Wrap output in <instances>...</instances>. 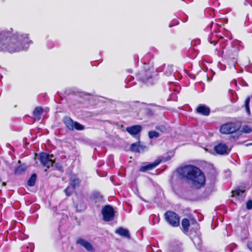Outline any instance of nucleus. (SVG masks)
Returning <instances> with one entry per match:
<instances>
[{
	"label": "nucleus",
	"mask_w": 252,
	"mask_h": 252,
	"mask_svg": "<svg viewBox=\"0 0 252 252\" xmlns=\"http://www.w3.org/2000/svg\"><path fill=\"white\" fill-rule=\"evenodd\" d=\"M12 28L0 31V51L13 53L27 50L32 43L29 34L16 32L12 35Z\"/></svg>",
	"instance_id": "nucleus-1"
},
{
	"label": "nucleus",
	"mask_w": 252,
	"mask_h": 252,
	"mask_svg": "<svg viewBox=\"0 0 252 252\" xmlns=\"http://www.w3.org/2000/svg\"><path fill=\"white\" fill-rule=\"evenodd\" d=\"M177 172L193 188L200 189L205 184L204 173L196 166L186 165L179 168Z\"/></svg>",
	"instance_id": "nucleus-2"
},
{
	"label": "nucleus",
	"mask_w": 252,
	"mask_h": 252,
	"mask_svg": "<svg viewBox=\"0 0 252 252\" xmlns=\"http://www.w3.org/2000/svg\"><path fill=\"white\" fill-rule=\"evenodd\" d=\"M158 76V71L153 67L143 70L138 74V78L148 85L154 84Z\"/></svg>",
	"instance_id": "nucleus-3"
},
{
	"label": "nucleus",
	"mask_w": 252,
	"mask_h": 252,
	"mask_svg": "<svg viewBox=\"0 0 252 252\" xmlns=\"http://www.w3.org/2000/svg\"><path fill=\"white\" fill-rule=\"evenodd\" d=\"M164 216L167 222L173 227H177L179 226L180 223V218L179 215L172 212L167 211Z\"/></svg>",
	"instance_id": "nucleus-4"
},
{
	"label": "nucleus",
	"mask_w": 252,
	"mask_h": 252,
	"mask_svg": "<svg viewBox=\"0 0 252 252\" xmlns=\"http://www.w3.org/2000/svg\"><path fill=\"white\" fill-rule=\"evenodd\" d=\"M101 213L104 221H110L114 219V210L113 207L110 205L105 206V207L102 209Z\"/></svg>",
	"instance_id": "nucleus-5"
},
{
	"label": "nucleus",
	"mask_w": 252,
	"mask_h": 252,
	"mask_svg": "<svg viewBox=\"0 0 252 252\" xmlns=\"http://www.w3.org/2000/svg\"><path fill=\"white\" fill-rule=\"evenodd\" d=\"M54 156L42 153L39 156V160L41 163L48 168L52 166L54 163Z\"/></svg>",
	"instance_id": "nucleus-6"
},
{
	"label": "nucleus",
	"mask_w": 252,
	"mask_h": 252,
	"mask_svg": "<svg viewBox=\"0 0 252 252\" xmlns=\"http://www.w3.org/2000/svg\"><path fill=\"white\" fill-rule=\"evenodd\" d=\"M237 129L235 124L228 123L222 125L220 127V131L222 134H229L235 132Z\"/></svg>",
	"instance_id": "nucleus-7"
},
{
	"label": "nucleus",
	"mask_w": 252,
	"mask_h": 252,
	"mask_svg": "<svg viewBox=\"0 0 252 252\" xmlns=\"http://www.w3.org/2000/svg\"><path fill=\"white\" fill-rule=\"evenodd\" d=\"M76 243L83 247L90 252H94V249L91 244L83 238H78L76 241Z\"/></svg>",
	"instance_id": "nucleus-8"
},
{
	"label": "nucleus",
	"mask_w": 252,
	"mask_h": 252,
	"mask_svg": "<svg viewBox=\"0 0 252 252\" xmlns=\"http://www.w3.org/2000/svg\"><path fill=\"white\" fill-rule=\"evenodd\" d=\"M215 151L219 155L228 154L230 150L225 144L220 143L215 147Z\"/></svg>",
	"instance_id": "nucleus-9"
},
{
	"label": "nucleus",
	"mask_w": 252,
	"mask_h": 252,
	"mask_svg": "<svg viewBox=\"0 0 252 252\" xmlns=\"http://www.w3.org/2000/svg\"><path fill=\"white\" fill-rule=\"evenodd\" d=\"M160 161L161 160L159 159L156 160L153 163L141 166L139 169V171L141 172H145L147 171L151 170L155 168L158 165Z\"/></svg>",
	"instance_id": "nucleus-10"
},
{
	"label": "nucleus",
	"mask_w": 252,
	"mask_h": 252,
	"mask_svg": "<svg viewBox=\"0 0 252 252\" xmlns=\"http://www.w3.org/2000/svg\"><path fill=\"white\" fill-rule=\"evenodd\" d=\"M142 130L140 125H134L126 128V131L132 135H135L139 133Z\"/></svg>",
	"instance_id": "nucleus-11"
},
{
	"label": "nucleus",
	"mask_w": 252,
	"mask_h": 252,
	"mask_svg": "<svg viewBox=\"0 0 252 252\" xmlns=\"http://www.w3.org/2000/svg\"><path fill=\"white\" fill-rule=\"evenodd\" d=\"M196 111L197 113L204 116H208L210 113V109L209 107L200 104L196 109Z\"/></svg>",
	"instance_id": "nucleus-12"
},
{
	"label": "nucleus",
	"mask_w": 252,
	"mask_h": 252,
	"mask_svg": "<svg viewBox=\"0 0 252 252\" xmlns=\"http://www.w3.org/2000/svg\"><path fill=\"white\" fill-rule=\"evenodd\" d=\"M80 180L76 175H71L70 177L69 184L73 188L75 189L79 187Z\"/></svg>",
	"instance_id": "nucleus-13"
},
{
	"label": "nucleus",
	"mask_w": 252,
	"mask_h": 252,
	"mask_svg": "<svg viewBox=\"0 0 252 252\" xmlns=\"http://www.w3.org/2000/svg\"><path fill=\"white\" fill-rule=\"evenodd\" d=\"M115 233L122 237L128 238H130V234L128 230L123 227H121L115 230Z\"/></svg>",
	"instance_id": "nucleus-14"
},
{
	"label": "nucleus",
	"mask_w": 252,
	"mask_h": 252,
	"mask_svg": "<svg viewBox=\"0 0 252 252\" xmlns=\"http://www.w3.org/2000/svg\"><path fill=\"white\" fill-rule=\"evenodd\" d=\"M222 38L223 36L221 35L211 33L209 36L208 39L210 43L216 45L218 42L219 39H221Z\"/></svg>",
	"instance_id": "nucleus-15"
},
{
	"label": "nucleus",
	"mask_w": 252,
	"mask_h": 252,
	"mask_svg": "<svg viewBox=\"0 0 252 252\" xmlns=\"http://www.w3.org/2000/svg\"><path fill=\"white\" fill-rule=\"evenodd\" d=\"M63 123L68 129L71 130H73V125L74 124V122L70 117H64L63 118Z\"/></svg>",
	"instance_id": "nucleus-16"
},
{
	"label": "nucleus",
	"mask_w": 252,
	"mask_h": 252,
	"mask_svg": "<svg viewBox=\"0 0 252 252\" xmlns=\"http://www.w3.org/2000/svg\"><path fill=\"white\" fill-rule=\"evenodd\" d=\"M43 113V109L40 107H36L33 111V115L37 120H39L41 118V115Z\"/></svg>",
	"instance_id": "nucleus-17"
},
{
	"label": "nucleus",
	"mask_w": 252,
	"mask_h": 252,
	"mask_svg": "<svg viewBox=\"0 0 252 252\" xmlns=\"http://www.w3.org/2000/svg\"><path fill=\"white\" fill-rule=\"evenodd\" d=\"M182 226L183 228L184 231L187 232L189 231V228L190 225V222L188 219H183L182 220Z\"/></svg>",
	"instance_id": "nucleus-18"
},
{
	"label": "nucleus",
	"mask_w": 252,
	"mask_h": 252,
	"mask_svg": "<svg viewBox=\"0 0 252 252\" xmlns=\"http://www.w3.org/2000/svg\"><path fill=\"white\" fill-rule=\"evenodd\" d=\"M173 71V66L171 65H167L165 67L164 70V73L165 75L169 76L171 75Z\"/></svg>",
	"instance_id": "nucleus-19"
},
{
	"label": "nucleus",
	"mask_w": 252,
	"mask_h": 252,
	"mask_svg": "<svg viewBox=\"0 0 252 252\" xmlns=\"http://www.w3.org/2000/svg\"><path fill=\"white\" fill-rule=\"evenodd\" d=\"M36 179V175L33 174L28 181V185L30 187H32L34 185Z\"/></svg>",
	"instance_id": "nucleus-20"
},
{
	"label": "nucleus",
	"mask_w": 252,
	"mask_h": 252,
	"mask_svg": "<svg viewBox=\"0 0 252 252\" xmlns=\"http://www.w3.org/2000/svg\"><path fill=\"white\" fill-rule=\"evenodd\" d=\"M168 252H182L181 247L178 245H172L170 247Z\"/></svg>",
	"instance_id": "nucleus-21"
},
{
	"label": "nucleus",
	"mask_w": 252,
	"mask_h": 252,
	"mask_svg": "<svg viewBox=\"0 0 252 252\" xmlns=\"http://www.w3.org/2000/svg\"><path fill=\"white\" fill-rule=\"evenodd\" d=\"M250 102V97H247V98L245 100L244 105H245V107L246 109V111L249 115H250L251 114V111H250V107H249Z\"/></svg>",
	"instance_id": "nucleus-22"
},
{
	"label": "nucleus",
	"mask_w": 252,
	"mask_h": 252,
	"mask_svg": "<svg viewBox=\"0 0 252 252\" xmlns=\"http://www.w3.org/2000/svg\"><path fill=\"white\" fill-rule=\"evenodd\" d=\"M26 168L24 165H20L15 169V174H21L25 171Z\"/></svg>",
	"instance_id": "nucleus-23"
},
{
	"label": "nucleus",
	"mask_w": 252,
	"mask_h": 252,
	"mask_svg": "<svg viewBox=\"0 0 252 252\" xmlns=\"http://www.w3.org/2000/svg\"><path fill=\"white\" fill-rule=\"evenodd\" d=\"M244 194V191L240 189H237L232 191V196H241L242 197Z\"/></svg>",
	"instance_id": "nucleus-24"
},
{
	"label": "nucleus",
	"mask_w": 252,
	"mask_h": 252,
	"mask_svg": "<svg viewBox=\"0 0 252 252\" xmlns=\"http://www.w3.org/2000/svg\"><path fill=\"white\" fill-rule=\"evenodd\" d=\"M149 137L150 139L158 138L159 136V134L156 131H150L148 133Z\"/></svg>",
	"instance_id": "nucleus-25"
},
{
	"label": "nucleus",
	"mask_w": 252,
	"mask_h": 252,
	"mask_svg": "<svg viewBox=\"0 0 252 252\" xmlns=\"http://www.w3.org/2000/svg\"><path fill=\"white\" fill-rule=\"evenodd\" d=\"M74 189H73L71 186H68L64 189V192L67 196H69L72 194Z\"/></svg>",
	"instance_id": "nucleus-26"
},
{
	"label": "nucleus",
	"mask_w": 252,
	"mask_h": 252,
	"mask_svg": "<svg viewBox=\"0 0 252 252\" xmlns=\"http://www.w3.org/2000/svg\"><path fill=\"white\" fill-rule=\"evenodd\" d=\"M139 142L132 144L130 146V151L134 152H137V149H138Z\"/></svg>",
	"instance_id": "nucleus-27"
},
{
	"label": "nucleus",
	"mask_w": 252,
	"mask_h": 252,
	"mask_svg": "<svg viewBox=\"0 0 252 252\" xmlns=\"http://www.w3.org/2000/svg\"><path fill=\"white\" fill-rule=\"evenodd\" d=\"M148 148L145 145H141L140 142H139L138 149H137V153L143 152L146 150H147Z\"/></svg>",
	"instance_id": "nucleus-28"
},
{
	"label": "nucleus",
	"mask_w": 252,
	"mask_h": 252,
	"mask_svg": "<svg viewBox=\"0 0 252 252\" xmlns=\"http://www.w3.org/2000/svg\"><path fill=\"white\" fill-rule=\"evenodd\" d=\"M76 129V130H81L84 129V126L77 122H74V124L73 125V129Z\"/></svg>",
	"instance_id": "nucleus-29"
},
{
	"label": "nucleus",
	"mask_w": 252,
	"mask_h": 252,
	"mask_svg": "<svg viewBox=\"0 0 252 252\" xmlns=\"http://www.w3.org/2000/svg\"><path fill=\"white\" fill-rule=\"evenodd\" d=\"M242 131L244 133H249L252 131V129L248 126H244L242 128Z\"/></svg>",
	"instance_id": "nucleus-30"
},
{
	"label": "nucleus",
	"mask_w": 252,
	"mask_h": 252,
	"mask_svg": "<svg viewBox=\"0 0 252 252\" xmlns=\"http://www.w3.org/2000/svg\"><path fill=\"white\" fill-rule=\"evenodd\" d=\"M156 128L162 132H165L166 131V128L163 125L157 126Z\"/></svg>",
	"instance_id": "nucleus-31"
},
{
	"label": "nucleus",
	"mask_w": 252,
	"mask_h": 252,
	"mask_svg": "<svg viewBox=\"0 0 252 252\" xmlns=\"http://www.w3.org/2000/svg\"><path fill=\"white\" fill-rule=\"evenodd\" d=\"M192 241L194 243V244H195L196 242L197 243V245L199 246V244L201 243V240L198 237H194L192 239Z\"/></svg>",
	"instance_id": "nucleus-32"
},
{
	"label": "nucleus",
	"mask_w": 252,
	"mask_h": 252,
	"mask_svg": "<svg viewBox=\"0 0 252 252\" xmlns=\"http://www.w3.org/2000/svg\"><path fill=\"white\" fill-rule=\"evenodd\" d=\"M247 208L248 209H251L252 208V201L249 200L247 203Z\"/></svg>",
	"instance_id": "nucleus-33"
},
{
	"label": "nucleus",
	"mask_w": 252,
	"mask_h": 252,
	"mask_svg": "<svg viewBox=\"0 0 252 252\" xmlns=\"http://www.w3.org/2000/svg\"><path fill=\"white\" fill-rule=\"evenodd\" d=\"M248 248L252 252V241H250L247 244Z\"/></svg>",
	"instance_id": "nucleus-34"
},
{
	"label": "nucleus",
	"mask_w": 252,
	"mask_h": 252,
	"mask_svg": "<svg viewBox=\"0 0 252 252\" xmlns=\"http://www.w3.org/2000/svg\"><path fill=\"white\" fill-rule=\"evenodd\" d=\"M93 196L94 198H98L100 197V194L98 192H95L93 194Z\"/></svg>",
	"instance_id": "nucleus-35"
},
{
	"label": "nucleus",
	"mask_w": 252,
	"mask_h": 252,
	"mask_svg": "<svg viewBox=\"0 0 252 252\" xmlns=\"http://www.w3.org/2000/svg\"><path fill=\"white\" fill-rule=\"evenodd\" d=\"M2 186H6V183H5V182H2Z\"/></svg>",
	"instance_id": "nucleus-36"
},
{
	"label": "nucleus",
	"mask_w": 252,
	"mask_h": 252,
	"mask_svg": "<svg viewBox=\"0 0 252 252\" xmlns=\"http://www.w3.org/2000/svg\"><path fill=\"white\" fill-rule=\"evenodd\" d=\"M252 145V143L247 144L246 145V146H249V145Z\"/></svg>",
	"instance_id": "nucleus-37"
},
{
	"label": "nucleus",
	"mask_w": 252,
	"mask_h": 252,
	"mask_svg": "<svg viewBox=\"0 0 252 252\" xmlns=\"http://www.w3.org/2000/svg\"><path fill=\"white\" fill-rule=\"evenodd\" d=\"M76 208H77V210H78V206H76Z\"/></svg>",
	"instance_id": "nucleus-38"
},
{
	"label": "nucleus",
	"mask_w": 252,
	"mask_h": 252,
	"mask_svg": "<svg viewBox=\"0 0 252 252\" xmlns=\"http://www.w3.org/2000/svg\"><path fill=\"white\" fill-rule=\"evenodd\" d=\"M1 182V180L0 179V183Z\"/></svg>",
	"instance_id": "nucleus-39"
}]
</instances>
